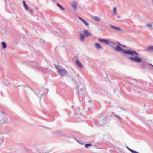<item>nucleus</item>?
I'll use <instances>...</instances> for the list:
<instances>
[{
    "mask_svg": "<svg viewBox=\"0 0 153 153\" xmlns=\"http://www.w3.org/2000/svg\"><path fill=\"white\" fill-rule=\"evenodd\" d=\"M145 51L148 52L153 53V46H150L147 47L146 48Z\"/></svg>",
    "mask_w": 153,
    "mask_h": 153,
    "instance_id": "nucleus-12",
    "label": "nucleus"
},
{
    "mask_svg": "<svg viewBox=\"0 0 153 153\" xmlns=\"http://www.w3.org/2000/svg\"><path fill=\"white\" fill-rule=\"evenodd\" d=\"M90 102V101H89V102Z\"/></svg>",
    "mask_w": 153,
    "mask_h": 153,
    "instance_id": "nucleus-35",
    "label": "nucleus"
},
{
    "mask_svg": "<svg viewBox=\"0 0 153 153\" xmlns=\"http://www.w3.org/2000/svg\"><path fill=\"white\" fill-rule=\"evenodd\" d=\"M91 36V33L88 30H85L83 33L80 34L79 40L80 42L83 43L85 42L86 38L90 37Z\"/></svg>",
    "mask_w": 153,
    "mask_h": 153,
    "instance_id": "nucleus-2",
    "label": "nucleus"
},
{
    "mask_svg": "<svg viewBox=\"0 0 153 153\" xmlns=\"http://www.w3.org/2000/svg\"><path fill=\"white\" fill-rule=\"evenodd\" d=\"M82 107H79L77 109V117H79L80 118L82 117V114H81V111L82 110Z\"/></svg>",
    "mask_w": 153,
    "mask_h": 153,
    "instance_id": "nucleus-9",
    "label": "nucleus"
},
{
    "mask_svg": "<svg viewBox=\"0 0 153 153\" xmlns=\"http://www.w3.org/2000/svg\"><path fill=\"white\" fill-rule=\"evenodd\" d=\"M149 65L151 66L152 67H153V65H152V64L151 63L149 64Z\"/></svg>",
    "mask_w": 153,
    "mask_h": 153,
    "instance_id": "nucleus-28",
    "label": "nucleus"
},
{
    "mask_svg": "<svg viewBox=\"0 0 153 153\" xmlns=\"http://www.w3.org/2000/svg\"><path fill=\"white\" fill-rule=\"evenodd\" d=\"M95 48L98 49H100L102 48V46L99 43H96L95 44Z\"/></svg>",
    "mask_w": 153,
    "mask_h": 153,
    "instance_id": "nucleus-15",
    "label": "nucleus"
},
{
    "mask_svg": "<svg viewBox=\"0 0 153 153\" xmlns=\"http://www.w3.org/2000/svg\"><path fill=\"white\" fill-rule=\"evenodd\" d=\"M131 80H134V81H135V82L136 83V84H138L139 83V81H138L136 79H131Z\"/></svg>",
    "mask_w": 153,
    "mask_h": 153,
    "instance_id": "nucleus-22",
    "label": "nucleus"
},
{
    "mask_svg": "<svg viewBox=\"0 0 153 153\" xmlns=\"http://www.w3.org/2000/svg\"><path fill=\"white\" fill-rule=\"evenodd\" d=\"M78 17L80 20L83 23V24L87 27L89 26V24L85 20H84L82 18L80 17V16H78Z\"/></svg>",
    "mask_w": 153,
    "mask_h": 153,
    "instance_id": "nucleus-11",
    "label": "nucleus"
},
{
    "mask_svg": "<svg viewBox=\"0 0 153 153\" xmlns=\"http://www.w3.org/2000/svg\"><path fill=\"white\" fill-rule=\"evenodd\" d=\"M145 27L148 28L149 30L153 29V22H148L145 24Z\"/></svg>",
    "mask_w": 153,
    "mask_h": 153,
    "instance_id": "nucleus-8",
    "label": "nucleus"
},
{
    "mask_svg": "<svg viewBox=\"0 0 153 153\" xmlns=\"http://www.w3.org/2000/svg\"><path fill=\"white\" fill-rule=\"evenodd\" d=\"M92 19L96 21H99L101 20V18L97 16H93L91 17Z\"/></svg>",
    "mask_w": 153,
    "mask_h": 153,
    "instance_id": "nucleus-13",
    "label": "nucleus"
},
{
    "mask_svg": "<svg viewBox=\"0 0 153 153\" xmlns=\"http://www.w3.org/2000/svg\"><path fill=\"white\" fill-rule=\"evenodd\" d=\"M115 50L117 52H122V53L126 55V54L123 53V51L124 50H126V49L123 50L122 48L119 45H117L116 47L114 48Z\"/></svg>",
    "mask_w": 153,
    "mask_h": 153,
    "instance_id": "nucleus-7",
    "label": "nucleus"
},
{
    "mask_svg": "<svg viewBox=\"0 0 153 153\" xmlns=\"http://www.w3.org/2000/svg\"><path fill=\"white\" fill-rule=\"evenodd\" d=\"M152 0V1H153V0Z\"/></svg>",
    "mask_w": 153,
    "mask_h": 153,
    "instance_id": "nucleus-36",
    "label": "nucleus"
},
{
    "mask_svg": "<svg viewBox=\"0 0 153 153\" xmlns=\"http://www.w3.org/2000/svg\"><path fill=\"white\" fill-rule=\"evenodd\" d=\"M71 6L72 9L76 10V3L75 1L72 2L71 3Z\"/></svg>",
    "mask_w": 153,
    "mask_h": 153,
    "instance_id": "nucleus-14",
    "label": "nucleus"
},
{
    "mask_svg": "<svg viewBox=\"0 0 153 153\" xmlns=\"http://www.w3.org/2000/svg\"><path fill=\"white\" fill-rule=\"evenodd\" d=\"M109 26L111 29L117 31L123 32V30L116 26H114L111 24H109Z\"/></svg>",
    "mask_w": 153,
    "mask_h": 153,
    "instance_id": "nucleus-3",
    "label": "nucleus"
},
{
    "mask_svg": "<svg viewBox=\"0 0 153 153\" xmlns=\"http://www.w3.org/2000/svg\"><path fill=\"white\" fill-rule=\"evenodd\" d=\"M98 40L100 42L104 43L107 45L114 44V43L111 41H109L108 40L102 39H99Z\"/></svg>",
    "mask_w": 153,
    "mask_h": 153,
    "instance_id": "nucleus-4",
    "label": "nucleus"
},
{
    "mask_svg": "<svg viewBox=\"0 0 153 153\" xmlns=\"http://www.w3.org/2000/svg\"><path fill=\"white\" fill-rule=\"evenodd\" d=\"M91 146H92V144L90 143L87 144L85 145V148H88V147H89Z\"/></svg>",
    "mask_w": 153,
    "mask_h": 153,
    "instance_id": "nucleus-20",
    "label": "nucleus"
},
{
    "mask_svg": "<svg viewBox=\"0 0 153 153\" xmlns=\"http://www.w3.org/2000/svg\"><path fill=\"white\" fill-rule=\"evenodd\" d=\"M141 66L142 68L143 69H145L146 68L145 65L143 64H142Z\"/></svg>",
    "mask_w": 153,
    "mask_h": 153,
    "instance_id": "nucleus-23",
    "label": "nucleus"
},
{
    "mask_svg": "<svg viewBox=\"0 0 153 153\" xmlns=\"http://www.w3.org/2000/svg\"><path fill=\"white\" fill-rule=\"evenodd\" d=\"M77 142H79V143H80L81 144H84L83 143H80V141H78V140H77Z\"/></svg>",
    "mask_w": 153,
    "mask_h": 153,
    "instance_id": "nucleus-26",
    "label": "nucleus"
},
{
    "mask_svg": "<svg viewBox=\"0 0 153 153\" xmlns=\"http://www.w3.org/2000/svg\"><path fill=\"white\" fill-rule=\"evenodd\" d=\"M77 75L79 77V74H77Z\"/></svg>",
    "mask_w": 153,
    "mask_h": 153,
    "instance_id": "nucleus-33",
    "label": "nucleus"
},
{
    "mask_svg": "<svg viewBox=\"0 0 153 153\" xmlns=\"http://www.w3.org/2000/svg\"><path fill=\"white\" fill-rule=\"evenodd\" d=\"M116 10H117L116 8H114L113 9V13H114V14H116Z\"/></svg>",
    "mask_w": 153,
    "mask_h": 153,
    "instance_id": "nucleus-21",
    "label": "nucleus"
},
{
    "mask_svg": "<svg viewBox=\"0 0 153 153\" xmlns=\"http://www.w3.org/2000/svg\"><path fill=\"white\" fill-rule=\"evenodd\" d=\"M115 117H116L118 118L120 120H121L122 119V118L118 115H116Z\"/></svg>",
    "mask_w": 153,
    "mask_h": 153,
    "instance_id": "nucleus-24",
    "label": "nucleus"
},
{
    "mask_svg": "<svg viewBox=\"0 0 153 153\" xmlns=\"http://www.w3.org/2000/svg\"><path fill=\"white\" fill-rule=\"evenodd\" d=\"M123 53L130 56L129 59L131 62L137 63H140L145 62L140 57V55L135 51L133 50H125L123 51Z\"/></svg>",
    "mask_w": 153,
    "mask_h": 153,
    "instance_id": "nucleus-1",
    "label": "nucleus"
},
{
    "mask_svg": "<svg viewBox=\"0 0 153 153\" xmlns=\"http://www.w3.org/2000/svg\"><path fill=\"white\" fill-rule=\"evenodd\" d=\"M117 17H118V18H120V16H117Z\"/></svg>",
    "mask_w": 153,
    "mask_h": 153,
    "instance_id": "nucleus-32",
    "label": "nucleus"
},
{
    "mask_svg": "<svg viewBox=\"0 0 153 153\" xmlns=\"http://www.w3.org/2000/svg\"><path fill=\"white\" fill-rule=\"evenodd\" d=\"M121 46H122L123 47H124L125 48H126V46L124 45H122V44L121 45Z\"/></svg>",
    "mask_w": 153,
    "mask_h": 153,
    "instance_id": "nucleus-25",
    "label": "nucleus"
},
{
    "mask_svg": "<svg viewBox=\"0 0 153 153\" xmlns=\"http://www.w3.org/2000/svg\"><path fill=\"white\" fill-rule=\"evenodd\" d=\"M57 5L62 10H65V8L61 6L59 3H57Z\"/></svg>",
    "mask_w": 153,
    "mask_h": 153,
    "instance_id": "nucleus-18",
    "label": "nucleus"
},
{
    "mask_svg": "<svg viewBox=\"0 0 153 153\" xmlns=\"http://www.w3.org/2000/svg\"><path fill=\"white\" fill-rule=\"evenodd\" d=\"M83 9V7L80 6H77V11L79 12H80Z\"/></svg>",
    "mask_w": 153,
    "mask_h": 153,
    "instance_id": "nucleus-17",
    "label": "nucleus"
},
{
    "mask_svg": "<svg viewBox=\"0 0 153 153\" xmlns=\"http://www.w3.org/2000/svg\"><path fill=\"white\" fill-rule=\"evenodd\" d=\"M1 143H2V141H1Z\"/></svg>",
    "mask_w": 153,
    "mask_h": 153,
    "instance_id": "nucleus-34",
    "label": "nucleus"
},
{
    "mask_svg": "<svg viewBox=\"0 0 153 153\" xmlns=\"http://www.w3.org/2000/svg\"><path fill=\"white\" fill-rule=\"evenodd\" d=\"M23 6L25 8V9L26 10H28V6L26 4L25 2L24 1H23Z\"/></svg>",
    "mask_w": 153,
    "mask_h": 153,
    "instance_id": "nucleus-16",
    "label": "nucleus"
},
{
    "mask_svg": "<svg viewBox=\"0 0 153 153\" xmlns=\"http://www.w3.org/2000/svg\"><path fill=\"white\" fill-rule=\"evenodd\" d=\"M121 109H123V110H125V111H126V110L125 109L123 108H122V107H121Z\"/></svg>",
    "mask_w": 153,
    "mask_h": 153,
    "instance_id": "nucleus-29",
    "label": "nucleus"
},
{
    "mask_svg": "<svg viewBox=\"0 0 153 153\" xmlns=\"http://www.w3.org/2000/svg\"><path fill=\"white\" fill-rule=\"evenodd\" d=\"M56 68L58 69V72L61 75L64 76L67 74V72L64 69H61L59 67H56Z\"/></svg>",
    "mask_w": 153,
    "mask_h": 153,
    "instance_id": "nucleus-6",
    "label": "nucleus"
},
{
    "mask_svg": "<svg viewBox=\"0 0 153 153\" xmlns=\"http://www.w3.org/2000/svg\"><path fill=\"white\" fill-rule=\"evenodd\" d=\"M81 86L79 85H77V89H78V91L77 92L78 94H79L80 93L79 90H80L82 92V91L85 88V85L83 82L82 83H81Z\"/></svg>",
    "mask_w": 153,
    "mask_h": 153,
    "instance_id": "nucleus-5",
    "label": "nucleus"
},
{
    "mask_svg": "<svg viewBox=\"0 0 153 153\" xmlns=\"http://www.w3.org/2000/svg\"><path fill=\"white\" fill-rule=\"evenodd\" d=\"M117 42V44H118L119 45H121V44H120V43L119 42Z\"/></svg>",
    "mask_w": 153,
    "mask_h": 153,
    "instance_id": "nucleus-27",
    "label": "nucleus"
},
{
    "mask_svg": "<svg viewBox=\"0 0 153 153\" xmlns=\"http://www.w3.org/2000/svg\"><path fill=\"white\" fill-rule=\"evenodd\" d=\"M121 109H123V110H125V111H126V110L125 109L123 108H122V107H121Z\"/></svg>",
    "mask_w": 153,
    "mask_h": 153,
    "instance_id": "nucleus-30",
    "label": "nucleus"
},
{
    "mask_svg": "<svg viewBox=\"0 0 153 153\" xmlns=\"http://www.w3.org/2000/svg\"><path fill=\"white\" fill-rule=\"evenodd\" d=\"M2 45L4 49H5L6 47V44L4 42H3L2 43Z\"/></svg>",
    "mask_w": 153,
    "mask_h": 153,
    "instance_id": "nucleus-19",
    "label": "nucleus"
},
{
    "mask_svg": "<svg viewBox=\"0 0 153 153\" xmlns=\"http://www.w3.org/2000/svg\"><path fill=\"white\" fill-rule=\"evenodd\" d=\"M74 105H72V108H73L74 107Z\"/></svg>",
    "mask_w": 153,
    "mask_h": 153,
    "instance_id": "nucleus-31",
    "label": "nucleus"
},
{
    "mask_svg": "<svg viewBox=\"0 0 153 153\" xmlns=\"http://www.w3.org/2000/svg\"><path fill=\"white\" fill-rule=\"evenodd\" d=\"M77 67L80 70L84 68L83 64L78 59H77Z\"/></svg>",
    "mask_w": 153,
    "mask_h": 153,
    "instance_id": "nucleus-10",
    "label": "nucleus"
}]
</instances>
